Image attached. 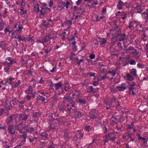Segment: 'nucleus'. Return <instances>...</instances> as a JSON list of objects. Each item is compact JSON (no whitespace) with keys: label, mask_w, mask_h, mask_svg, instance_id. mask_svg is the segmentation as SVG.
<instances>
[{"label":"nucleus","mask_w":148,"mask_h":148,"mask_svg":"<svg viewBox=\"0 0 148 148\" xmlns=\"http://www.w3.org/2000/svg\"><path fill=\"white\" fill-rule=\"evenodd\" d=\"M130 130H128L127 132V139H128L129 138L130 139L132 137L133 134L132 133H130Z\"/></svg>","instance_id":"obj_53"},{"label":"nucleus","mask_w":148,"mask_h":148,"mask_svg":"<svg viewBox=\"0 0 148 148\" xmlns=\"http://www.w3.org/2000/svg\"><path fill=\"white\" fill-rule=\"evenodd\" d=\"M44 40V36H43L41 37V39H40L38 40H37L36 41V42L37 44H38L40 43L42 44L43 45H44L45 43Z\"/></svg>","instance_id":"obj_32"},{"label":"nucleus","mask_w":148,"mask_h":148,"mask_svg":"<svg viewBox=\"0 0 148 148\" xmlns=\"http://www.w3.org/2000/svg\"><path fill=\"white\" fill-rule=\"evenodd\" d=\"M12 45L15 48H16L18 45V43L17 42V41L16 40H13V43Z\"/></svg>","instance_id":"obj_45"},{"label":"nucleus","mask_w":148,"mask_h":148,"mask_svg":"<svg viewBox=\"0 0 148 148\" xmlns=\"http://www.w3.org/2000/svg\"><path fill=\"white\" fill-rule=\"evenodd\" d=\"M115 128L117 131L120 130L122 131L123 130H122V125H121V126H119V125H118L116 126Z\"/></svg>","instance_id":"obj_61"},{"label":"nucleus","mask_w":148,"mask_h":148,"mask_svg":"<svg viewBox=\"0 0 148 148\" xmlns=\"http://www.w3.org/2000/svg\"><path fill=\"white\" fill-rule=\"evenodd\" d=\"M127 87V84L125 83H123L121 84V86H117L116 87V88L117 91L121 92L124 91Z\"/></svg>","instance_id":"obj_10"},{"label":"nucleus","mask_w":148,"mask_h":148,"mask_svg":"<svg viewBox=\"0 0 148 148\" xmlns=\"http://www.w3.org/2000/svg\"><path fill=\"white\" fill-rule=\"evenodd\" d=\"M69 103L71 104L73 108H75V101L72 99L69 102Z\"/></svg>","instance_id":"obj_50"},{"label":"nucleus","mask_w":148,"mask_h":148,"mask_svg":"<svg viewBox=\"0 0 148 148\" xmlns=\"http://www.w3.org/2000/svg\"><path fill=\"white\" fill-rule=\"evenodd\" d=\"M75 101L81 105L85 104L86 103V100L85 99L82 98V96L76 97Z\"/></svg>","instance_id":"obj_7"},{"label":"nucleus","mask_w":148,"mask_h":148,"mask_svg":"<svg viewBox=\"0 0 148 148\" xmlns=\"http://www.w3.org/2000/svg\"><path fill=\"white\" fill-rule=\"evenodd\" d=\"M127 12H122L121 14V18L124 20L127 17Z\"/></svg>","instance_id":"obj_35"},{"label":"nucleus","mask_w":148,"mask_h":148,"mask_svg":"<svg viewBox=\"0 0 148 148\" xmlns=\"http://www.w3.org/2000/svg\"><path fill=\"white\" fill-rule=\"evenodd\" d=\"M25 37L23 36H18L17 37V39L18 40V41L23 40H24L25 41Z\"/></svg>","instance_id":"obj_55"},{"label":"nucleus","mask_w":148,"mask_h":148,"mask_svg":"<svg viewBox=\"0 0 148 148\" xmlns=\"http://www.w3.org/2000/svg\"><path fill=\"white\" fill-rule=\"evenodd\" d=\"M70 106L69 104H67V109L65 110L66 112H69V113H71V111L72 109V108L71 106Z\"/></svg>","instance_id":"obj_49"},{"label":"nucleus","mask_w":148,"mask_h":148,"mask_svg":"<svg viewBox=\"0 0 148 148\" xmlns=\"http://www.w3.org/2000/svg\"><path fill=\"white\" fill-rule=\"evenodd\" d=\"M74 93L76 95V97H80V91L74 89Z\"/></svg>","instance_id":"obj_51"},{"label":"nucleus","mask_w":148,"mask_h":148,"mask_svg":"<svg viewBox=\"0 0 148 148\" xmlns=\"http://www.w3.org/2000/svg\"><path fill=\"white\" fill-rule=\"evenodd\" d=\"M19 120H18V121H17L16 119V118L15 117V121L16 123H18L20 120H21L23 121H26L28 119V116L27 115L25 114H21L19 115Z\"/></svg>","instance_id":"obj_4"},{"label":"nucleus","mask_w":148,"mask_h":148,"mask_svg":"<svg viewBox=\"0 0 148 148\" xmlns=\"http://www.w3.org/2000/svg\"><path fill=\"white\" fill-rule=\"evenodd\" d=\"M97 2L94 1L91 3V5H89L88 4L86 6L88 7L89 9H90L94 7V5H97Z\"/></svg>","instance_id":"obj_42"},{"label":"nucleus","mask_w":148,"mask_h":148,"mask_svg":"<svg viewBox=\"0 0 148 148\" xmlns=\"http://www.w3.org/2000/svg\"><path fill=\"white\" fill-rule=\"evenodd\" d=\"M72 98L68 96H66L64 97L63 101L64 102H70L72 99Z\"/></svg>","instance_id":"obj_34"},{"label":"nucleus","mask_w":148,"mask_h":148,"mask_svg":"<svg viewBox=\"0 0 148 148\" xmlns=\"http://www.w3.org/2000/svg\"><path fill=\"white\" fill-rule=\"evenodd\" d=\"M34 8L35 9V11L37 12H39V6L38 3H37L36 5L34 6Z\"/></svg>","instance_id":"obj_54"},{"label":"nucleus","mask_w":148,"mask_h":148,"mask_svg":"<svg viewBox=\"0 0 148 148\" xmlns=\"http://www.w3.org/2000/svg\"><path fill=\"white\" fill-rule=\"evenodd\" d=\"M127 3H128L127 2L124 3L121 0H120L119 1L117 5V8L119 10L123 8L124 6L127 5Z\"/></svg>","instance_id":"obj_9"},{"label":"nucleus","mask_w":148,"mask_h":148,"mask_svg":"<svg viewBox=\"0 0 148 148\" xmlns=\"http://www.w3.org/2000/svg\"><path fill=\"white\" fill-rule=\"evenodd\" d=\"M47 116L48 117L50 120H51V118L53 117V114L52 113H49L47 114Z\"/></svg>","instance_id":"obj_62"},{"label":"nucleus","mask_w":148,"mask_h":148,"mask_svg":"<svg viewBox=\"0 0 148 148\" xmlns=\"http://www.w3.org/2000/svg\"><path fill=\"white\" fill-rule=\"evenodd\" d=\"M10 66H8V65H7V66L4 68V71L5 72L7 73L9 71V70L10 69L9 68Z\"/></svg>","instance_id":"obj_63"},{"label":"nucleus","mask_w":148,"mask_h":148,"mask_svg":"<svg viewBox=\"0 0 148 148\" xmlns=\"http://www.w3.org/2000/svg\"><path fill=\"white\" fill-rule=\"evenodd\" d=\"M104 137H105V139L104 140V144H105V143H107L108 142V141H109V140H110L109 139V137H108V136L107 137L106 135Z\"/></svg>","instance_id":"obj_64"},{"label":"nucleus","mask_w":148,"mask_h":148,"mask_svg":"<svg viewBox=\"0 0 148 148\" xmlns=\"http://www.w3.org/2000/svg\"><path fill=\"white\" fill-rule=\"evenodd\" d=\"M15 126L13 124H11L8 127V133L13 135L15 133Z\"/></svg>","instance_id":"obj_12"},{"label":"nucleus","mask_w":148,"mask_h":148,"mask_svg":"<svg viewBox=\"0 0 148 148\" xmlns=\"http://www.w3.org/2000/svg\"><path fill=\"white\" fill-rule=\"evenodd\" d=\"M41 6H40V8L42 9H47V10L49 11H50V9L49 8H48L47 7V5L46 3H42L41 4Z\"/></svg>","instance_id":"obj_28"},{"label":"nucleus","mask_w":148,"mask_h":148,"mask_svg":"<svg viewBox=\"0 0 148 148\" xmlns=\"http://www.w3.org/2000/svg\"><path fill=\"white\" fill-rule=\"evenodd\" d=\"M21 82L20 80H16L14 82L13 81L12 86V87L16 88L19 86Z\"/></svg>","instance_id":"obj_23"},{"label":"nucleus","mask_w":148,"mask_h":148,"mask_svg":"<svg viewBox=\"0 0 148 148\" xmlns=\"http://www.w3.org/2000/svg\"><path fill=\"white\" fill-rule=\"evenodd\" d=\"M56 125L54 123H52L50 124L49 126L48 127V129L52 130L56 129Z\"/></svg>","instance_id":"obj_27"},{"label":"nucleus","mask_w":148,"mask_h":148,"mask_svg":"<svg viewBox=\"0 0 148 148\" xmlns=\"http://www.w3.org/2000/svg\"><path fill=\"white\" fill-rule=\"evenodd\" d=\"M88 92H91L93 90V88L92 86H89L87 89Z\"/></svg>","instance_id":"obj_60"},{"label":"nucleus","mask_w":148,"mask_h":148,"mask_svg":"<svg viewBox=\"0 0 148 148\" xmlns=\"http://www.w3.org/2000/svg\"><path fill=\"white\" fill-rule=\"evenodd\" d=\"M115 99V97L114 96L112 98H111L107 101L106 102L107 106L110 107H112L114 105Z\"/></svg>","instance_id":"obj_11"},{"label":"nucleus","mask_w":148,"mask_h":148,"mask_svg":"<svg viewBox=\"0 0 148 148\" xmlns=\"http://www.w3.org/2000/svg\"><path fill=\"white\" fill-rule=\"evenodd\" d=\"M108 73H110L112 75L113 77H114L116 74V71L114 69H112L111 71H108Z\"/></svg>","instance_id":"obj_37"},{"label":"nucleus","mask_w":148,"mask_h":148,"mask_svg":"<svg viewBox=\"0 0 148 148\" xmlns=\"http://www.w3.org/2000/svg\"><path fill=\"white\" fill-rule=\"evenodd\" d=\"M42 10H39L40 14H39L41 18L43 17L47 13L46 9H42Z\"/></svg>","instance_id":"obj_24"},{"label":"nucleus","mask_w":148,"mask_h":148,"mask_svg":"<svg viewBox=\"0 0 148 148\" xmlns=\"http://www.w3.org/2000/svg\"><path fill=\"white\" fill-rule=\"evenodd\" d=\"M120 35V37L118 39V40L119 41H122L124 40L125 39L126 34H123Z\"/></svg>","instance_id":"obj_33"},{"label":"nucleus","mask_w":148,"mask_h":148,"mask_svg":"<svg viewBox=\"0 0 148 148\" xmlns=\"http://www.w3.org/2000/svg\"><path fill=\"white\" fill-rule=\"evenodd\" d=\"M25 92L26 95L25 98L27 100H30L32 97L34 98L35 96L34 94L33 90L31 86H29L28 89L25 90Z\"/></svg>","instance_id":"obj_1"},{"label":"nucleus","mask_w":148,"mask_h":148,"mask_svg":"<svg viewBox=\"0 0 148 148\" xmlns=\"http://www.w3.org/2000/svg\"><path fill=\"white\" fill-rule=\"evenodd\" d=\"M4 32L5 34H8L10 36V34H11L12 35L14 34V32L13 30H10V29L8 27H6L4 29Z\"/></svg>","instance_id":"obj_26"},{"label":"nucleus","mask_w":148,"mask_h":148,"mask_svg":"<svg viewBox=\"0 0 148 148\" xmlns=\"http://www.w3.org/2000/svg\"><path fill=\"white\" fill-rule=\"evenodd\" d=\"M135 9L136 10L137 12L140 13L143 11L144 9V7L140 5H137L135 7Z\"/></svg>","instance_id":"obj_21"},{"label":"nucleus","mask_w":148,"mask_h":148,"mask_svg":"<svg viewBox=\"0 0 148 148\" xmlns=\"http://www.w3.org/2000/svg\"><path fill=\"white\" fill-rule=\"evenodd\" d=\"M115 31L117 33V35L118 36L121 33V29L118 28V27L115 29Z\"/></svg>","instance_id":"obj_47"},{"label":"nucleus","mask_w":148,"mask_h":148,"mask_svg":"<svg viewBox=\"0 0 148 148\" xmlns=\"http://www.w3.org/2000/svg\"><path fill=\"white\" fill-rule=\"evenodd\" d=\"M83 114L80 111L77 110L75 112L74 116L75 119L80 118L83 116Z\"/></svg>","instance_id":"obj_17"},{"label":"nucleus","mask_w":148,"mask_h":148,"mask_svg":"<svg viewBox=\"0 0 148 148\" xmlns=\"http://www.w3.org/2000/svg\"><path fill=\"white\" fill-rule=\"evenodd\" d=\"M25 103V101H19V102L18 106L19 107L21 108H23L24 105L23 104Z\"/></svg>","instance_id":"obj_44"},{"label":"nucleus","mask_w":148,"mask_h":148,"mask_svg":"<svg viewBox=\"0 0 148 148\" xmlns=\"http://www.w3.org/2000/svg\"><path fill=\"white\" fill-rule=\"evenodd\" d=\"M34 36L30 37L29 35V37H25V41L32 42L34 40Z\"/></svg>","instance_id":"obj_30"},{"label":"nucleus","mask_w":148,"mask_h":148,"mask_svg":"<svg viewBox=\"0 0 148 148\" xmlns=\"http://www.w3.org/2000/svg\"><path fill=\"white\" fill-rule=\"evenodd\" d=\"M54 85L56 90H57L61 88H62V84L60 82L55 84Z\"/></svg>","instance_id":"obj_31"},{"label":"nucleus","mask_w":148,"mask_h":148,"mask_svg":"<svg viewBox=\"0 0 148 148\" xmlns=\"http://www.w3.org/2000/svg\"><path fill=\"white\" fill-rule=\"evenodd\" d=\"M21 136L23 138V139L20 142L18 145L21 147V146L23 145L25 143L26 141V139L27 137V134H25L21 135Z\"/></svg>","instance_id":"obj_13"},{"label":"nucleus","mask_w":148,"mask_h":148,"mask_svg":"<svg viewBox=\"0 0 148 148\" xmlns=\"http://www.w3.org/2000/svg\"><path fill=\"white\" fill-rule=\"evenodd\" d=\"M23 27L21 24H18L16 23L14 25L13 29V32H17L20 33L23 29Z\"/></svg>","instance_id":"obj_5"},{"label":"nucleus","mask_w":148,"mask_h":148,"mask_svg":"<svg viewBox=\"0 0 148 148\" xmlns=\"http://www.w3.org/2000/svg\"><path fill=\"white\" fill-rule=\"evenodd\" d=\"M106 40L104 38H102L101 39L100 45L103 47H104V45L106 43Z\"/></svg>","instance_id":"obj_38"},{"label":"nucleus","mask_w":148,"mask_h":148,"mask_svg":"<svg viewBox=\"0 0 148 148\" xmlns=\"http://www.w3.org/2000/svg\"><path fill=\"white\" fill-rule=\"evenodd\" d=\"M77 132L79 135V136H78V134L74 136L73 138L75 140L79 138L81 139L83 137V136L84 132L82 130H78Z\"/></svg>","instance_id":"obj_15"},{"label":"nucleus","mask_w":148,"mask_h":148,"mask_svg":"<svg viewBox=\"0 0 148 148\" xmlns=\"http://www.w3.org/2000/svg\"><path fill=\"white\" fill-rule=\"evenodd\" d=\"M21 61L22 64L23 65L27 64V61H25L24 58L22 57L21 58Z\"/></svg>","instance_id":"obj_56"},{"label":"nucleus","mask_w":148,"mask_h":148,"mask_svg":"<svg viewBox=\"0 0 148 148\" xmlns=\"http://www.w3.org/2000/svg\"><path fill=\"white\" fill-rule=\"evenodd\" d=\"M130 73L132 75L134 76H136V70L135 69L133 68L132 69L130 72Z\"/></svg>","instance_id":"obj_40"},{"label":"nucleus","mask_w":148,"mask_h":148,"mask_svg":"<svg viewBox=\"0 0 148 148\" xmlns=\"http://www.w3.org/2000/svg\"><path fill=\"white\" fill-rule=\"evenodd\" d=\"M15 116V115L14 114L8 117L5 121L6 122L7 124L12 123L13 122V118H14Z\"/></svg>","instance_id":"obj_18"},{"label":"nucleus","mask_w":148,"mask_h":148,"mask_svg":"<svg viewBox=\"0 0 148 148\" xmlns=\"http://www.w3.org/2000/svg\"><path fill=\"white\" fill-rule=\"evenodd\" d=\"M110 124L111 125L116 124L118 122V120L116 117L112 116L110 120Z\"/></svg>","instance_id":"obj_20"},{"label":"nucleus","mask_w":148,"mask_h":148,"mask_svg":"<svg viewBox=\"0 0 148 148\" xmlns=\"http://www.w3.org/2000/svg\"><path fill=\"white\" fill-rule=\"evenodd\" d=\"M117 46L118 47L119 49L121 50L122 49L123 47L121 42H118L117 43Z\"/></svg>","instance_id":"obj_59"},{"label":"nucleus","mask_w":148,"mask_h":148,"mask_svg":"<svg viewBox=\"0 0 148 148\" xmlns=\"http://www.w3.org/2000/svg\"><path fill=\"white\" fill-rule=\"evenodd\" d=\"M96 114L94 110H91L89 113V116L90 119H94L96 117Z\"/></svg>","instance_id":"obj_25"},{"label":"nucleus","mask_w":148,"mask_h":148,"mask_svg":"<svg viewBox=\"0 0 148 148\" xmlns=\"http://www.w3.org/2000/svg\"><path fill=\"white\" fill-rule=\"evenodd\" d=\"M7 60H7L4 63V65L10 66L13 64L14 62H16L14 59L12 58L11 57H8L7 58Z\"/></svg>","instance_id":"obj_8"},{"label":"nucleus","mask_w":148,"mask_h":148,"mask_svg":"<svg viewBox=\"0 0 148 148\" xmlns=\"http://www.w3.org/2000/svg\"><path fill=\"white\" fill-rule=\"evenodd\" d=\"M108 120H106L103 123V125L104 126L103 127L102 129L105 133H107L109 130L108 124Z\"/></svg>","instance_id":"obj_16"},{"label":"nucleus","mask_w":148,"mask_h":148,"mask_svg":"<svg viewBox=\"0 0 148 148\" xmlns=\"http://www.w3.org/2000/svg\"><path fill=\"white\" fill-rule=\"evenodd\" d=\"M5 107L8 110H10L12 108V105L10 103H9V105L8 104L5 105Z\"/></svg>","instance_id":"obj_36"},{"label":"nucleus","mask_w":148,"mask_h":148,"mask_svg":"<svg viewBox=\"0 0 148 148\" xmlns=\"http://www.w3.org/2000/svg\"><path fill=\"white\" fill-rule=\"evenodd\" d=\"M124 50L125 51L126 53H128L130 54H132L135 53V58H138V55L139 52H137V50L132 47L131 46L126 49H124Z\"/></svg>","instance_id":"obj_3"},{"label":"nucleus","mask_w":148,"mask_h":148,"mask_svg":"<svg viewBox=\"0 0 148 148\" xmlns=\"http://www.w3.org/2000/svg\"><path fill=\"white\" fill-rule=\"evenodd\" d=\"M63 4H64V5H65L66 8L67 9H68V8H69V5L70 4L69 2L68 1H66V3H65V2H63Z\"/></svg>","instance_id":"obj_57"},{"label":"nucleus","mask_w":148,"mask_h":148,"mask_svg":"<svg viewBox=\"0 0 148 148\" xmlns=\"http://www.w3.org/2000/svg\"><path fill=\"white\" fill-rule=\"evenodd\" d=\"M14 79V78L11 77L7 78L5 82L4 83V85L5 86H7L8 84H10L12 86L13 83V81Z\"/></svg>","instance_id":"obj_14"},{"label":"nucleus","mask_w":148,"mask_h":148,"mask_svg":"<svg viewBox=\"0 0 148 148\" xmlns=\"http://www.w3.org/2000/svg\"><path fill=\"white\" fill-rule=\"evenodd\" d=\"M40 136L43 139L46 138L47 137L48 134L46 132H43L41 133Z\"/></svg>","instance_id":"obj_39"},{"label":"nucleus","mask_w":148,"mask_h":148,"mask_svg":"<svg viewBox=\"0 0 148 148\" xmlns=\"http://www.w3.org/2000/svg\"><path fill=\"white\" fill-rule=\"evenodd\" d=\"M44 37L45 43H47V45H52L54 43V37H52L50 34L45 35Z\"/></svg>","instance_id":"obj_2"},{"label":"nucleus","mask_w":148,"mask_h":148,"mask_svg":"<svg viewBox=\"0 0 148 148\" xmlns=\"http://www.w3.org/2000/svg\"><path fill=\"white\" fill-rule=\"evenodd\" d=\"M16 135L13 134L12 135L11 141L12 143L14 142L16 140Z\"/></svg>","instance_id":"obj_48"},{"label":"nucleus","mask_w":148,"mask_h":148,"mask_svg":"<svg viewBox=\"0 0 148 148\" xmlns=\"http://www.w3.org/2000/svg\"><path fill=\"white\" fill-rule=\"evenodd\" d=\"M23 124L21 123H20L18 124L15 126V127L17 129V131L20 133L21 134H26V133L25 130L23 127L21 126Z\"/></svg>","instance_id":"obj_6"},{"label":"nucleus","mask_w":148,"mask_h":148,"mask_svg":"<svg viewBox=\"0 0 148 148\" xmlns=\"http://www.w3.org/2000/svg\"><path fill=\"white\" fill-rule=\"evenodd\" d=\"M40 115V114L39 112H36L33 114V118H37L38 116Z\"/></svg>","instance_id":"obj_52"},{"label":"nucleus","mask_w":148,"mask_h":148,"mask_svg":"<svg viewBox=\"0 0 148 148\" xmlns=\"http://www.w3.org/2000/svg\"><path fill=\"white\" fill-rule=\"evenodd\" d=\"M64 105H61L59 108L60 111L62 112H64Z\"/></svg>","instance_id":"obj_58"},{"label":"nucleus","mask_w":148,"mask_h":148,"mask_svg":"<svg viewBox=\"0 0 148 148\" xmlns=\"http://www.w3.org/2000/svg\"><path fill=\"white\" fill-rule=\"evenodd\" d=\"M138 24L135 21H132L130 23L129 27L131 29H133L134 27H137L138 28Z\"/></svg>","instance_id":"obj_22"},{"label":"nucleus","mask_w":148,"mask_h":148,"mask_svg":"<svg viewBox=\"0 0 148 148\" xmlns=\"http://www.w3.org/2000/svg\"><path fill=\"white\" fill-rule=\"evenodd\" d=\"M25 132L26 133L27 132H28L30 133V134L33 133L37 134L38 133V132L37 131H35L34 128L32 127H29V128L26 130Z\"/></svg>","instance_id":"obj_19"},{"label":"nucleus","mask_w":148,"mask_h":148,"mask_svg":"<svg viewBox=\"0 0 148 148\" xmlns=\"http://www.w3.org/2000/svg\"><path fill=\"white\" fill-rule=\"evenodd\" d=\"M106 135L109 138L116 136L115 134L113 132L108 133Z\"/></svg>","instance_id":"obj_46"},{"label":"nucleus","mask_w":148,"mask_h":148,"mask_svg":"<svg viewBox=\"0 0 148 148\" xmlns=\"http://www.w3.org/2000/svg\"><path fill=\"white\" fill-rule=\"evenodd\" d=\"M134 127V122H131L130 124L127 125V132H128V130H130L132 129Z\"/></svg>","instance_id":"obj_29"},{"label":"nucleus","mask_w":148,"mask_h":148,"mask_svg":"<svg viewBox=\"0 0 148 148\" xmlns=\"http://www.w3.org/2000/svg\"><path fill=\"white\" fill-rule=\"evenodd\" d=\"M42 25L43 27H48L49 25L48 22H47L46 21H42Z\"/></svg>","instance_id":"obj_43"},{"label":"nucleus","mask_w":148,"mask_h":148,"mask_svg":"<svg viewBox=\"0 0 148 148\" xmlns=\"http://www.w3.org/2000/svg\"><path fill=\"white\" fill-rule=\"evenodd\" d=\"M126 77L127 79L130 81H132L134 79V77L132 75H130L129 74H127Z\"/></svg>","instance_id":"obj_41"}]
</instances>
